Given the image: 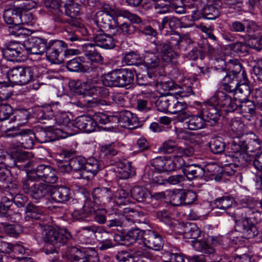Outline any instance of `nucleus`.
<instances>
[{
	"instance_id": "19",
	"label": "nucleus",
	"mask_w": 262,
	"mask_h": 262,
	"mask_svg": "<svg viewBox=\"0 0 262 262\" xmlns=\"http://www.w3.org/2000/svg\"><path fill=\"white\" fill-rule=\"evenodd\" d=\"M93 40L97 46L105 49H111L116 46V39L113 36L101 30L93 35Z\"/></svg>"
},
{
	"instance_id": "54",
	"label": "nucleus",
	"mask_w": 262,
	"mask_h": 262,
	"mask_svg": "<svg viewBox=\"0 0 262 262\" xmlns=\"http://www.w3.org/2000/svg\"><path fill=\"white\" fill-rule=\"evenodd\" d=\"M88 93L94 96L105 98L109 95L108 89L104 86H93L88 91Z\"/></svg>"
},
{
	"instance_id": "13",
	"label": "nucleus",
	"mask_w": 262,
	"mask_h": 262,
	"mask_svg": "<svg viewBox=\"0 0 262 262\" xmlns=\"http://www.w3.org/2000/svg\"><path fill=\"white\" fill-rule=\"evenodd\" d=\"M48 39L31 37L25 41L26 52L28 54L42 55L45 52Z\"/></svg>"
},
{
	"instance_id": "20",
	"label": "nucleus",
	"mask_w": 262,
	"mask_h": 262,
	"mask_svg": "<svg viewBox=\"0 0 262 262\" xmlns=\"http://www.w3.org/2000/svg\"><path fill=\"white\" fill-rule=\"evenodd\" d=\"M95 16L97 24L100 27L110 30L117 29L118 22L117 16H111L102 12H97Z\"/></svg>"
},
{
	"instance_id": "40",
	"label": "nucleus",
	"mask_w": 262,
	"mask_h": 262,
	"mask_svg": "<svg viewBox=\"0 0 262 262\" xmlns=\"http://www.w3.org/2000/svg\"><path fill=\"white\" fill-rule=\"evenodd\" d=\"M234 98L238 101H243L248 99L250 96V88L247 84H239L233 92Z\"/></svg>"
},
{
	"instance_id": "4",
	"label": "nucleus",
	"mask_w": 262,
	"mask_h": 262,
	"mask_svg": "<svg viewBox=\"0 0 262 262\" xmlns=\"http://www.w3.org/2000/svg\"><path fill=\"white\" fill-rule=\"evenodd\" d=\"M241 203L243 205L242 207L237 208L235 212L226 213L235 220L239 217L238 215L240 214L242 218L253 220L256 222L260 220V213L257 209V203L256 201L243 199Z\"/></svg>"
},
{
	"instance_id": "30",
	"label": "nucleus",
	"mask_w": 262,
	"mask_h": 262,
	"mask_svg": "<svg viewBox=\"0 0 262 262\" xmlns=\"http://www.w3.org/2000/svg\"><path fill=\"white\" fill-rule=\"evenodd\" d=\"M82 50L84 55L92 62L102 63L103 58L97 51L93 43H85L82 46Z\"/></svg>"
},
{
	"instance_id": "50",
	"label": "nucleus",
	"mask_w": 262,
	"mask_h": 262,
	"mask_svg": "<svg viewBox=\"0 0 262 262\" xmlns=\"http://www.w3.org/2000/svg\"><path fill=\"white\" fill-rule=\"evenodd\" d=\"M71 166L73 170L79 171L80 173L84 170L85 159L82 156H75L70 159Z\"/></svg>"
},
{
	"instance_id": "36",
	"label": "nucleus",
	"mask_w": 262,
	"mask_h": 262,
	"mask_svg": "<svg viewBox=\"0 0 262 262\" xmlns=\"http://www.w3.org/2000/svg\"><path fill=\"white\" fill-rule=\"evenodd\" d=\"M238 103L237 111L244 117H250L255 114V105L253 101L247 99Z\"/></svg>"
},
{
	"instance_id": "9",
	"label": "nucleus",
	"mask_w": 262,
	"mask_h": 262,
	"mask_svg": "<svg viewBox=\"0 0 262 262\" xmlns=\"http://www.w3.org/2000/svg\"><path fill=\"white\" fill-rule=\"evenodd\" d=\"M28 178L50 184L56 183L58 180L56 171L50 165L44 164L39 165L36 168L29 172Z\"/></svg>"
},
{
	"instance_id": "53",
	"label": "nucleus",
	"mask_w": 262,
	"mask_h": 262,
	"mask_svg": "<svg viewBox=\"0 0 262 262\" xmlns=\"http://www.w3.org/2000/svg\"><path fill=\"white\" fill-rule=\"evenodd\" d=\"M11 122H16L17 126L25 124L28 120V113L26 111H17L12 114Z\"/></svg>"
},
{
	"instance_id": "52",
	"label": "nucleus",
	"mask_w": 262,
	"mask_h": 262,
	"mask_svg": "<svg viewBox=\"0 0 262 262\" xmlns=\"http://www.w3.org/2000/svg\"><path fill=\"white\" fill-rule=\"evenodd\" d=\"M170 98L166 97H160L155 102V105L157 110L161 112H169Z\"/></svg>"
},
{
	"instance_id": "46",
	"label": "nucleus",
	"mask_w": 262,
	"mask_h": 262,
	"mask_svg": "<svg viewBox=\"0 0 262 262\" xmlns=\"http://www.w3.org/2000/svg\"><path fill=\"white\" fill-rule=\"evenodd\" d=\"M133 198L138 202H143L149 194V191L145 188L135 186L131 190Z\"/></svg>"
},
{
	"instance_id": "31",
	"label": "nucleus",
	"mask_w": 262,
	"mask_h": 262,
	"mask_svg": "<svg viewBox=\"0 0 262 262\" xmlns=\"http://www.w3.org/2000/svg\"><path fill=\"white\" fill-rule=\"evenodd\" d=\"M118 166V177L121 179H128L135 174L132 163L127 160L119 161L116 162Z\"/></svg>"
},
{
	"instance_id": "5",
	"label": "nucleus",
	"mask_w": 262,
	"mask_h": 262,
	"mask_svg": "<svg viewBox=\"0 0 262 262\" xmlns=\"http://www.w3.org/2000/svg\"><path fill=\"white\" fill-rule=\"evenodd\" d=\"M232 149L234 151L243 150L251 152L261 148V141L254 133H250L231 142Z\"/></svg>"
},
{
	"instance_id": "17",
	"label": "nucleus",
	"mask_w": 262,
	"mask_h": 262,
	"mask_svg": "<svg viewBox=\"0 0 262 262\" xmlns=\"http://www.w3.org/2000/svg\"><path fill=\"white\" fill-rule=\"evenodd\" d=\"M206 4L202 10L204 18L213 20L219 17L220 12L221 0H205Z\"/></svg>"
},
{
	"instance_id": "56",
	"label": "nucleus",
	"mask_w": 262,
	"mask_h": 262,
	"mask_svg": "<svg viewBox=\"0 0 262 262\" xmlns=\"http://www.w3.org/2000/svg\"><path fill=\"white\" fill-rule=\"evenodd\" d=\"M1 224L4 227V230L5 233L11 237H17L19 235V226L18 225L10 224L6 222H1Z\"/></svg>"
},
{
	"instance_id": "15",
	"label": "nucleus",
	"mask_w": 262,
	"mask_h": 262,
	"mask_svg": "<svg viewBox=\"0 0 262 262\" xmlns=\"http://www.w3.org/2000/svg\"><path fill=\"white\" fill-rule=\"evenodd\" d=\"M228 149L231 153L230 157L233 162V163L230 164L231 165H233L235 167H243L246 166L251 162H253L254 157L248 154V151L243 150H233L232 149L231 143L229 145Z\"/></svg>"
},
{
	"instance_id": "39",
	"label": "nucleus",
	"mask_w": 262,
	"mask_h": 262,
	"mask_svg": "<svg viewBox=\"0 0 262 262\" xmlns=\"http://www.w3.org/2000/svg\"><path fill=\"white\" fill-rule=\"evenodd\" d=\"M6 136L8 137H16L18 136L25 137L27 140L28 138L30 141L31 146L33 144V141L30 138H28V135L32 134L31 130L29 129H24L20 130L18 126L13 127L7 129L6 131Z\"/></svg>"
},
{
	"instance_id": "45",
	"label": "nucleus",
	"mask_w": 262,
	"mask_h": 262,
	"mask_svg": "<svg viewBox=\"0 0 262 262\" xmlns=\"http://www.w3.org/2000/svg\"><path fill=\"white\" fill-rule=\"evenodd\" d=\"M11 203H6L3 204L1 203L2 205L7 206L4 215L2 216V220L10 221L12 223H17L20 219L21 214L18 212H12V210L10 209Z\"/></svg>"
},
{
	"instance_id": "38",
	"label": "nucleus",
	"mask_w": 262,
	"mask_h": 262,
	"mask_svg": "<svg viewBox=\"0 0 262 262\" xmlns=\"http://www.w3.org/2000/svg\"><path fill=\"white\" fill-rule=\"evenodd\" d=\"M210 151L214 154H220L224 151L225 143L223 138L219 136L212 137L209 143Z\"/></svg>"
},
{
	"instance_id": "7",
	"label": "nucleus",
	"mask_w": 262,
	"mask_h": 262,
	"mask_svg": "<svg viewBox=\"0 0 262 262\" xmlns=\"http://www.w3.org/2000/svg\"><path fill=\"white\" fill-rule=\"evenodd\" d=\"M36 180L27 178L23 181V189L24 192L30 195L33 199L39 200L50 192L51 185L40 183H35Z\"/></svg>"
},
{
	"instance_id": "47",
	"label": "nucleus",
	"mask_w": 262,
	"mask_h": 262,
	"mask_svg": "<svg viewBox=\"0 0 262 262\" xmlns=\"http://www.w3.org/2000/svg\"><path fill=\"white\" fill-rule=\"evenodd\" d=\"M3 56L9 61H21L26 57V53L19 54L18 52L9 48H6L3 50Z\"/></svg>"
},
{
	"instance_id": "12",
	"label": "nucleus",
	"mask_w": 262,
	"mask_h": 262,
	"mask_svg": "<svg viewBox=\"0 0 262 262\" xmlns=\"http://www.w3.org/2000/svg\"><path fill=\"white\" fill-rule=\"evenodd\" d=\"M155 46L154 50L159 53L162 60L166 62H170L173 59L177 58L179 54L172 50L171 45L168 42L155 40L152 42Z\"/></svg>"
},
{
	"instance_id": "28",
	"label": "nucleus",
	"mask_w": 262,
	"mask_h": 262,
	"mask_svg": "<svg viewBox=\"0 0 262 262\" xmlns=\"http://www.w3.org/2000/svg\"><path fill=\"white\" fill-rule=\"evenodd\" d=\"M128 20L133 24L138 25L139 29L142 33L152 36L157 35L156 30L150 26L146 25L145 20H142L138 15L132 13Z\"/></svg>"
},
{
	"instance_id": "37",
	"label": "nucleus",
	"mask_w": 262,
	"mask_h": 262,
	"mask_svg": "<svg viewBox=\"0 0 262 262\" xmlns=\"http://www.w3.org/2000/svg\"><path fill=\"white\" fill-rule=\"evenodd\" d=\"M185 124L189 130H198L204 127L205 122L200 113L199 115L191 116Z\"/></svg>"
},
{
	"instance_id": "57",
	"label": "nucleus",
	"mask_w": 262,
	"mask_h": 262,
	"mask_svg": "<svg viewBox=\"0 0 262 262\" xmlns=\"http://www.w3.org/2000/svg\"><path fill=\"white\" fill-rule=\"evenodd\" d=\"M213 68H219L220 69H226L227 62L225 61V55L221 52L219 54L213 57Z\"/></svg>"
},
{
	"instance_id": "25",
	"label": "nucleus",
	"mask_w": 262,
	"mask_h": 262,
	"mask_svg": "<svg viewBox=\"0 0 262 262\" xmlns=\"http://www.w3.org/2000/svg\"><path fill=\"white\" fill-rule=\"evenodd\" d=\"M75 125L80 130L90 133L95 130L96 124L91 117L82 115L76 118Z\"/></svg>"
},
{
	"instance_id": "26",
	"label": "nucleus",
	"mask_w": 262,
	"mask_h": 262,
	"mask_svg": "<svg viewBox=\"0 0 262 262\" xmlns=\"http://www.w3.org/2000/svg\"><path fill=\"white\" fill-rule=\"evenodd\" d=\"M239 83V76L234 74L226 72L224 77L221 81L223 89L226 92L233 93Z\"/></svg>"
},
{
	"instance_id": "43",
	"label": "nucleus",
	"mask_w": 262,
	"mask_h": 262,
	"mask_svg": "<svg viewBox=\"0 0 262 262\" xmlns=\"http://www.w3.org/2000/svg\"><path fill=\"white\" fill-rule=\"evenodd\" d=\"M244 41L248 42V45L250 48L260 51L262 49V38L256 37L255 36H251L249 34L240 36Z\"/></svg>"
},
{
	"instance_id": "10",
	"label": "nucleus",
	"mask_w": 262,
	"mask_h": 262,
	"mask_svg": "<svg viewBox=\"0 0 262 262\" xmlns=\"http://www.w3.org/2000/svg\"><path fill=\"white\" fill-rule=\"evenodd\" d=\"M66 48L65 42L61 40H47L45 51L47 60L53 63L63 62L62 54Z\"/></svg>"
},
{
	"instance_id": "64",
	"label": "nucleus",
	"mask_w": 262,
	"mask_h": 262,
	"mask_svg": "<svg viewBox=\"0 0 262 262\" xmlns=\"http://www.w3.org/2000/svg\"><path fill=\"white\" fill-rule=\"evenodd\" d=\"M130 252L134 259L135 257L150 258L151 257V253L143 247L134 248L130 250Z\"/></svg>"
},
{
	"instance_id": "42",
	"label": "nucleus",
	"mask_w": 262,
	"mask_h": 262,
	"mask_svg": "<svg viewBox=\"0 0 262 262\" xmlns=\"http://www.w3.org/2000/svg\"><path fill=\"white\" fill-rule=\"evenodd\" d=\"M122 61L128 66H138L142 64V57L137 52L131 51L124 54Z\"/></svg>"
},
{
	"instance_id": "59",
	"label": "nucleus",
	"mask_w": 262,
	"mask_h": 262,
	"mask_svg": "<svg viewBox=\"0 0 262 262\" xmlns=\"http://www.w3.org/2000/svg\"><path fill=\"white\" fill-rule=\"evenodd\" d=\"M118 154L114 144H106L102 146L100 149V155L105 157L111 158Z\"/></svg>"
},
{
	"instance_id": "24",
	"label": "nucleus",
	"mask_w": 262,
	"mask_h": 262,
	"mask_svg": "<svg viewBox=\"0 0 262 262\" xmlns=\"http://www.w3.org/2000/svg\"><path fill=\"white\" fill-rule=\"evenodd\" d=\"M182 171L189 181L202 178L205 173V169L198 164H187Z\"/></svg>"
},
{
	"instance_id": "16",
	"label": "nucleus",
	"mask_w": 262,
	"mask_h": 262,
	"mask_svg": "<svg viewBox=\"0 0 262 262\" xmlns=\"http://www.w3.org/2000/svg\"><path fill=\"white\" fill-rule=\"evenodd\" d=\"M143 244L155 250H161L163 246V240L161 236L154 230H146L143 234Z\"/></svg>"
},
{
	"instance_id": "44",
	"label": "nucleus",
	"mask_w": 262,
	"mask_h": 262,
	"mask_svg": "<svg viewBox=\"0 0 262 262\" xmlns=\"http://www.w3.org/2000/svg\"><path fill=\"white\" fill-rule=\"evenodd\" d=\"M26 213L29 217L38 220L43 213L42 208L37 206L32 203H29L26 207Z\"/></svg>"
},
{
	"instance_id": "29",
	"label": "nucleus",
	"mask_w": 262,
	"mask_h": 262,
	"mask_svg": "<svg viewBox=\"0 0 262 262\" xmlns=\"http://www.w3.org/2000/svg\"><path fill=\"white\" fill-rule=\"evenodd\" d=\"M151 165L160 171L173 170L171 157H157L150 161Z\"/></svg>"
},
{
	"instance_id": "1",
	"label": "nucleus",
	"mask_w": 262,
	"mask_h": 262,
	"mask_svg": "<svg viewBox=\"0 0 262 262\" xmlns=\"http://www.w3.org/2000/svg\"><path fill=\"white\" fill-rule=\"evenodd\" d=\"M201 230L194 223H186L184 228L183 236L186 239H193L192 246L199 252L207 254H211L215 252L214 248L210 245L206 240L197 239L200 236Z\"/></svg>"
},
{
	"instance_id": "6",
	"label": "nucleus",
	"mask_w": 262,
	"mask_h": 262,
	"mask_svg": "<svg viewBox=\"0 0 262 262\" xmlns=\"http://www.w3.org/2000/svg\"><path fill=\"white\" fill-rule=\"evenodd\" d=\"M9 80L14 84L22 85L27 84L33 78V70L29 67L16 66L7 72Z\"/></svg>"
},
{
	"instance_id": "34",
	"label": "nucleus",
	"mask_w": 262,
	"mask_h": 262,
	"mask_svg": "<svg viewBox=\"0 0 262 262\" xmlns=\"http://www.w3.org/2000/svg\"><path fill=\"white\" fill-rule=\"evenodd\" d=\"M20 10L16 6L6 10L3 14L5 21L9 25H14L15 27L19 25V15Z\"/></svg>"
},
{
	"instance_id": "14",
	"label": "nucleus",
	"mask_w": 262,
	"mask_h": 262,
	"mask_svg": "<svg viewBox=\"0 0 262 262\" xmlns=\"http://www.w3.org/2000/svg\"><path fill=\"white\" fill-rule=\"evenodd\" d=\"M201 113L205 122L210 125L214 126L219 124L221 113L215 105L209 103L205 104L202 107Z\"/></svg>"
},
{
	"instance_id": "61",
	"label": "nucleus",
	"mask_w": 262,
	"mask_h": 262,
	"mask_svg": "<svg viewBox=\"0 0 262 262\" xmlns=\"http://www.w3.org/2000/svg\"><path fill=\"white\" fill-rule=\"evenodd\" d=\"M50 134H51V133L46 130L40 127H38L36 133L34 134V136L38 142L40 143H46L52 140V139H50Z\"/></svg>"
},
{
	"instance_id": "62",
	"label": "nucleus",
	"mask_w": 262,
	"mask_h": 262,
	"mask_svg": "<svg viewBox=\"0 0 262 262\" xmlns=\"http://www.w3.org/2000/svg\"><path fill=\"white\" fill-rule=\"evenodd\" d=\"M145 230H141L139 228H134L127 231L131 244H133L136 241L139 239L143 241V234Z\"/></svg>"
},
{
	"instance_id": "32",
	"label": "nucleus",
	"mask_w": 262,
	"mask_h": 262,
	"mask_svg": "<svg viewBox=\"0 0 262 262\" xmlns=\"http://www.w3.org/2000/svg\"><path fill=\"white\" fill-rule=\"evenodd\" d=\"M83 57H76L69 60L66 67L69 71L76 72H89L92 68L83 64Z\"/></svg>"
},
{
	"instance_id": "51",
	"label": "nucleus",
	"mask_w": 262,
	"mask_h": 262,
	"mask_svg": "<svg viewBox=\"0 0 262 262\" xmlns=\"http://www.w3.org/2000/svg\"><path fill=\"white\" fill-rule=\"evenodd\" d=\"M227 67L230 71L229 72L239 76L240 73L243 70L242 64L237 59H230L227 62Z\"/></svg>"
},
{
	"instance_id": "41",
	"label": "nucleus",
	"mask_w": 262,
	"mask_h": 262,
	"mask_svg": "<svg viewBox=\"0 0 262 262\" xmlns=\"http://www.w3.org/2000/svg\"><path fill=\"white\" fill-rule=\"evenodd\" d=\"M234 202L233 198L230 196H224L215 199L213 204L215 208L226 210L231 207Z\"/></svg>"
},
{
	"instance_id": "27",
	"label": "nucleus",
	"mask_w": 262,
	"mask_h": 262,
	"mask_svg": "<svg viewBox=\"0 0 262 262\" xmlns=\"http://www.w3.org/2000/svg\"><path fill=\"white\" fill-rule=\"evenodd\" d=\"M118 120L122 126L129 129L136 128L139 124L138 118L136 115L128 111L121 112Z\"/></svg>"
},
{
	"instance_id": "11",
	"label": "nucleus",
	"mask_w": 262,
	"mask_h": 262,
	"mask_svg": "<svg viewBox=\"0 0 262 262\" xmlns=\"http://www.w3.org/2000/svg\"><path fill=\"white\" fill-rule=\"evenodd\" d=\"M234 219L235 221V229L241 233V236L245 238H253L258 234L256 226L250 220L241 217V220Z\"/></svg>"
},
{
	"instance_id": "35",
	"label": "nucleus",
	"mask_w": 262,
	"mask_h": 262,
	"mask_svg": "<svg viewBox=\"0 0 262 262\" xmlns=\"http://www.w3.org/2000/svg\"><path fill=\"white\" fill-rule=\"evenodd\" d=\"M99 12L105 13L111 16H122L128 19L132 14L128 10L117 9L115 6L109 4H104L101 7V10Z\"/></svg>"
},
{
	"instance_id": "22",
	"label": "nucleus",
	"mask_w": 262,
	"mask_h": 262,
	"mask_svg": "<svg viewBox=\"0 0 262 262\" xmlns=\"http://www.w3.org/2000/svg\"><path fill=\"white\" fill-rule=\"evenodd\" d=\"M50 195L53 201L59 203H65L71 198L70 189L65 186H51Z\"/></svg>"
},
{
	"instance_id": "3",
	"label": "nucleus",
	"mask_w": 262,
	"mask_h": 262,
	"mask_svg": "<svg viewBox=\"0 0 262 262\" xmlns=\"http://www.w3.org/2000/svg\"><path fill=\"white\" fill-rule=\"evenodd\" d=\"M72 235L67 230H57L51 226H46L42 232V239L47 245L54 247L51 251H55L56 248H59L68 243Z\"/></svg>"
},
{
	"instance_id": "60",
	"label": "nucleus",
	"mask_w": 262,
	"mask_h": 262,
	"mask_svg": "<svg viewBox=\"0 0 262 262\" xmlns=\"http://www.w3.org/2000/svg\"><path fill=\"white\" fill-rule=\"evenodd\" d=\"M116 29L117 31L120 32L123 35H129L135 33L136 27L132 23H124L120 25L118 24V27Z\"/></svg>"
},
{
	"instance_id": "63",
	"label": "nucleus",
	"mask_w": 262,
	"mask_h": 262,
	"mask_svg": "<svg viewBox=\"0 0 262 262\" xmlns=\"http://www.w3.org/2000/svg\"><path fill=\"white\" fill-rule=\"evenodd\" d=\"M12 114L13 109L10 105L0 102V121L8 119Z\"/></svg>"
},
{
	"instance_id": "21",
	"label": "nucleus",
	"mask_w": 262,
	"mask_h": 262,
	"mask_svg": "<svg viewBox=\"0 0 262 262\" xmlns=\"http://www.w3.org/2000/svg\"><path fill=\"white\" fill-rule=\"evenodd\" d=\"M99 170V162L96 159L90 158L87 161L85 160L84 170L80 173L78 178L90 180L94 178Z\"/></svg>"
},
{
	"instance_id": "49",
	"label": "nucleus",
	"mask_w": 262,
	"mask_h": 262,
	"mask_svg": "<svg viewBox=\"0 0 262 262\" xmlns=\"http://www.w3.org/2000/svg\"><path fill=\"white\" fill-rule=\"evenodd\" d=\"M231 98V96L223 91H219L211 98V102L216 101L217 104L223 108L228 101H230Z\"/></svg>"
},
{
	"instance_id": "18",
	"label": "nucleus",
	"mask_w": 262,
	"mask_h": 262,
	"mask_svg": "<svg viewBox=\"0 0 262 262\" xmlns=\"http://www.w3.org/2000/svg\"><path fill=\"white\" fill-rule=\"evenodd\" d=\"M68 252L72 262H99L97 255H91L75 247H70Z\"/></svg>"
},
{
	"instance_id": "55",
	"label": "nucleus",
	"mask_w": 262,
	"mask_h": 262,
	"mask_svg": "<svg viewBox=\"0 0 262 262\" xmlns=\"http://www.w3.org/2000/svg\"><path fill=\"white\" fill-rule=\"evenodd\" d=\"M93 196L94 199H110L112 195L111 190L107 188H102L101 189L97 187L94 189Z\"/></svg>"
},
{
	"instance_id": "23",
	"label": "nucleus",
	"mask_w": 262,
	"mask_h": 262,
	"mask_svg": "<svg viewBox=\"0 0 262 262\" xmlns=\"http://www.w3.org/2000/svg\"><path fill=\"white\" fill-rule=\"evenodd\" d=\"M247 22L245 25L243 22L238 20H234L229 24V29L232 32L244 33L246 30L247 34L254 32L256 28V25L253 21L244 20Z\"/></svg>"
},
{
	"instance_id": "48",
	"label": "nucleus",
	"mask_w": 262,
	"mask_h": 262,
	"mask_svg": "<svg viewBox=\"0 0 262 262\" xmlns=\"http://www.w3.org/2000/svg\"><path fill=\"white\" fill-rule=\"evenodd\" d=\"M169 113L176 114L179 113L187 107V103L184 101H179L175 98H170Z\"/></svg>"
},
{
	"instance_id": "58",
	"label": "nucleus",
	"mask_w": 262,
	"mask_h": 262,
	"mask_svg": "<svg viewBox=\"0 0 262 262\" xmlns=\"http://www.w3.org/2000/svg\"><path fill=\"white\" fill-rule=\"evenodd\" d=\"M9 84L5 81L0 82V102L8 99L12 95Z\"/></svg>"
},
{
	"instance_id": "2",
	"label": "nucleus",
	"mask_w": 262,
	"mask_h": 262,
	"mask_svg": "<svg viewBox=\"0 0 262 262\" xmlns=\"http://www.w3.org/2000/svg\"><path fill=\"white\" fill-rule=\"evenodd\" d=\"M135 72L128 69H119L106 74L103 84L109 87H124L130 84L134 80Z\"/></svg>"
},
{
	"instance_id": "8",
	"label": "nucleus",
	"mask_w": 262,
	"mask_h": 262,
	"mask_svg": "<svg viewBox=\"0 0 262 262\" xmlns=\"http://www.w3.org/2000/svg\"><path fill=\"white\" fill-rule=\"evenodd\" d=\"M80 6L74 2L73 0H69V2L66 1L65 5L63 6L62 11L63 12V18L66 21L57 22L58 24H68L75 27L81 28L82 24L80 22Z\"/></svg>"
},
{
	"instance_id": "33",
	"label": "nucleus",
	"mask_w": 262,
	"mask_h": 262,
	"mask_svg": "<svg viewBox=\"0 0 262 262\" xmlns=\"http://www.w3.org/2000/svg\"><path fill=\"white\" fill-rule=\"evenodd\" d=\"M161 60V57L156 55L155 51L154 52L146 51L142 58V63L148 69H153L160 66Z\"/></svg>"
}]
</instances>
